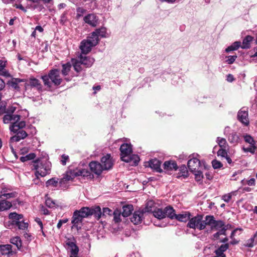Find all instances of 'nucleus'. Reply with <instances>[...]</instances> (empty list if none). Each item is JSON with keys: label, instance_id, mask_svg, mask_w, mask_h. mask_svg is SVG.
<instances>
[{"label": "nucleus", "instance_id": "f257e3e1", "mask_svg": "<svg viewBox=\"0 0 257 257\" xmlns=\"http://www.w3.org/2000/svg\"><path fill=\"white\" fill-rule=\"evenodd\" d=\"M17 107L11 105L8 106L5 111V114L3 117V122L5 123H11L10 130L11 132H16L20 128H23L26 125L25 121H20V115L13 114L16 110Z\"/></svg>", "mask_w": 257, "mask_h": 257}, {"label": "nucleus", "instance_id": "f03ea898", "mask_svg": "<svg viewBox=\"0 0 257 257\" xmlns=\"http://www.w3.org/2000/svg\"><path fill=\"white\" fill-rule=\"evenodd\" d=\"M31 168L35 170V175L37 177V180L38 177H45L49 174L51 168L50 162L46 160L37 159L32 162Z\"/></svg>", "mask_w": 257, "mask_h": 257}, {"label": "nucleus", "instance_id": "7ed1b4c3", "mask_svg": "<svg viewBox=\"0 0 257 257\" xmlns=\"http://www.w3.org/2000/svg\"><path fill=\"white\" fill-rule=\"evenodd\" d=\"M44 85L47 88H50L53 85L58 86L62 82V78L60 75V72L58 69L51 70L48 75L41 77Z\"/></svg>", "mask_w": 257, "mask_h": 257}, {"label": "nucleus", "instance_id": "20e7f679", "mask_svg": "<svg viewBox=\"0 0 257 257\" xmlns=\"http://www.w3.org/2000/svg\"><path fill=\"white\" fill-rule=\"evenodd\" d=\"M89 173L85 169L74 170L67 171L63 177L60 180L61 185L66 184L67 182L72 181L75 177L79 176H88Z\"/></svg>", "mask_w": 257, "mask_h": 257}, {"label": "nucleus", "instance_id": "39448f33", "mask_svg": "<svg viewBox=\"0 0 257 257\" xmlns=\"http://www.w3.org/2000/svg\"><path fill=\"white\" fill-rule=\"evenodd\" d=\"M9 217L12 220V224L18 226L19 229L25 230L28 228V223L25 221L22 214L12 212Z\"/></svg>", "mask_w": 257, "mask_h": 257}, {"label": "nucleus", "instance_id": "423d86ee", "mask_svg": "<svg viewBox=\"0 0 257 257\" xmlns=\"http://www.w3.org/2000/svg\"><path fill=\"white\" fill-rule=\"evenodd\" d=\"M98 43L96 38L90 35L87 39L83 40L81 42L79 48L83 54H87L90 52L92 48L95 46Z\"/></svg>", "mask_w": 257, "mask_h": 257}, {"label": "nucleus", "instance_id": "0eeeda50", "mask_svg": "<svg viewBox=\"0 0 257 257\" xmlns=\"http://www.w3.org/2000/svg\"><path fill=\"white\" fill-rule=\"evenodd\" d=\"M203 216L197 215L190 218L187 226L192 229H198L199 230L204 229V225L203 224Z\"/></svg>", "mask_w": 257, "mask_h": 257}, {"label": "nucleus", "instance_id": "6e6552de", "mask_svg": "<svg viewBox=\"0 0 257 257\" xmlns=\"http://www.w3.org/2000/svg\"><path fill=\"white\" fill-rule=\"evenodd\" d=\"M142 211L144 213L152 212L155 217L160 218L161 209L158 208L155 202L152 200L148 201L146 207Z\"/></svg>", "mask_w": 257, "mask_h": 257}, {"label": "nucleus", "instance_id": "1a4fd4ad", "mask_svg": "<svg viewBox=\"0 0 257 257\" xmlns=\"http://www.w3.org/2000/svg\"><path fill=\"white\" fill-rule=\"evenodd\" d=\"M119 150L122 161H129L130 160L127 157L131 156L133 151L132 145L128 143H123L120 146Z\"/></svg>", "mask_w": 257, "mask_h": 257}, {"label": "nucleus", "instance_id": "9d476101", "mask_svg": "<svg viewBox=\"0 0 257 257\" xmlns=\"http://www.w3.org/2000/svg\"><path fill=\"white\" fill-rule=\"evenodd\" d=\"M20 128L19 130L15 132V133H17V134L11 137L9 141V146L11 149V150L13 154H15V152L13 148V143L15 142H19L20 140L25 138L27 136V133ZM14 133V132H13Z\"/></svg>", "mask_w": 257, "mask_h": 257}, {"label": "nucleus", "instance_id": "9b49d317", "mask_svg": "<svg viewBox=\"0 0 257 257\" xmlns=\"http://www.w3.org/2000/svg\"><path fill=\"white\" fill-rule=\"evenodd\" d=\"M83 218L80 215L78 212L75 211L72 217L71 223L73 224L72 228H75L78 231L81 229Z\"/></svg>", "mask_w": 257, "mask_h": 257}, {"label": "nucleus", "instance_id": "f8f14e48", "mask_svg": "<svg viewBox=\"0 0 257 257\" xmlns=\"http://www.w3.org/2000/svg\"><path fill=\"white\" fill-rule=\"evenodd\" d=\"M102 166L104 170H107L112 168L113 165V161L110 154H106L101 159Z\"/></svg>", "mask_w": 257, "mask_h": 257}, {"label": "nucleus", "instance_id": "ddd939ff", "mask_svg": "<svg viewBox=\"0 0 257 257\" xmlns=\"http://www.w3.org/2000/svg\"><path fill=\"white\" fill-rule=\"evenodd\" d=\"M175 210L170 205L167 206L163 210L162 209V220L168 217L171 219H174L175 216Z\"/></svg>", "mask_w": 257, "mask_h": 257}, {"label": "nucleus", "instance_id": "4468645a", "mask_svg": "<svg viewBox=\"0 0 257 257\" xmlns=\"http://www.w3.org/2000/svg\"><path fill=\"white\" fill-rule=\"evenodd\" d=\"M238 120L243 123L244 125L247 126L249 121L248 118V111L247 109L245 110L244 108L239 110L237 114Z\"/></svg>", "mask_w": 257, "mask_h": 257}, {"label": "nucleus", "instance_id": "2eb2a0df", "mask_svg": "<svg viewBox=\"0 0 257 257\" xmlns=\"http://www.w3.org/2000/svg\"><path fill=\"white\" fill-rule=\"evenodd\" d=\"M200 161L199 159L193 158L188 161L187 165L190 172H196L200 167Z\"/></svg>", "mask_w": 257, "mask_h": 257}, {"label": "nucleus", "instance_id": "dca6fc26", "mask_svg": "<svg viewBox=\"0 0 257 257\" xmlns=\"http://www.w3.org/2000/svg\"><path fill=\"white\" fill-rule=\"evenodd\" d=\"M89 165L91 171L97 175L101 174L102 171L104 170V169L102 166V165L96 161L91 162Z\"/></svg>", "mask_w": 257, "mask_h": 257}, {"label": "nucleus", "instance_id": "f3484780", "mask_svg": "<svg viewBox=\"0 0 257 257\" xmlns=\"http://www.w3.org/2000/svg\"><path fill=\"white\" fill-rule=\"evenodd\" d=\"M84 21L92 27H95L98 24V17L93 14H90L85 16Z\"/></svg>", "mask_w": 257, "mask_h": 257}, {"label": "nucleus", "instance_id": "a211bd4d", "mask_svg": "<svg viewBox=\"0 0 257 257\" xmlns=\"http://www.w3.org/2000/svg\"><path fill=\"white\" fill-rule=\"evenodd\" d=\"M90 35L92 37H95L98 43L99 37L106 38L108 36V34L107 33L106 29L104 27H102L100 29H96L95 31L93 32Z\"/></svg>", "mask_w": 257, "mask_h": 257}, {"label": "nucleus", "instance_id": "6ab92c4d", "mask_svg": "<svg viewBox=\"0 0 257 257\" xmlns=\"http://www.w3.org/2000/svg\"><path fill=\"white\" fill-rule=\"evenodd\" d=\"M163 168L167 173L173 170L176 171L178 169L176 162L173 160L165 161L163 164Z\"/></svg>", "mask_w": 257, "mask_h": 257}, {"label": "nucleus", "instance_id": "aec40b11", "mask_svg": "<svg viewBox=\"0 0 257 257\" xmlns=\"http://www.w3.org/2000/svg\"><path fill=\"white\" fill-rule=\"evenodd\" d=\"M144 212L141 210L136 211L131 218V221L134 224H139L141 223L144 215Z\"/></svg>", "mask_w": 257, "mask_h": 257}, {"label": "nucleus", "instance_id": "412c9836", "mask_svg": "<svg viewBox=\"0 0 257 257\" xmlns=\"http://www.w3.org/2000/svg\"><path fill=\"white\" fill-rule=\"evenodd\" d=\"M81 61V64L85 67H91L94 62V59L90 57L83 56L81 54L78 58Z\"/></svg>", "mask_w": 257, "mask_h": 257}, {"label": "nucleus", "instance_id": "4be33fe9", "mask_svg": "<svg viewBox=\"0 0 257 257\" xmlns=\"http://www.w3.org/2000/svg\"><path fill=\"white\" fill-rule=\"evenodd\" d=\"M240 134L236 132H232L228 136V140L230 144L236 145L240 142Z\"/></svg>", "mask_w": 257, "mask_h": 257}, {"label": "nucleus", "instance_id": "5701e85b", "mask_svg": "<svg viewBox=\"0 0 257 257\" xmlns=\"http://www.w3.org/2000/svg\"><path fill=\"white\" fill-rule=\"evenodd\" d=\"M148 164V165H146V166L150 167L157 172H161V162L159 160L156 159H152Z\"/></svg>", "mask_w": 257, "mask_h": 257}, {"label": "nucleus", "instance_id": "b1692460", "mask_svg": "<svg viewBox=\"0 0 257 257\" xmlns=\"http://www.w3.org/2000/svg\"><path fill=\"white\" fill-rule=\"evenodd\" d=\"M23 82H24L23 79L13 78L10 81L9 85L15 90L20 91L22 85L20 83Z\"/></svg>", "mask_w": 257, "mask_h": 257}, {"label": "nucleus", "instance_id": "393cba45", "mask_svg": "<svg viewBox=\"0 0 257 257\" xmlns=\"http://www.w3.org/2000/svg\"><path fill=\"white\" fill-rule=\"evenodd\" d=\"M191 214L189 212H185L182 214H175V216L174 219L178 220L180 222H186L187 221H189L190 218Z\"/></svg>", "mask_w": 257, "mask_h": 257}, {"label": "nucleus", "instance_id": "a878e982", "mask_svg": "<svg viewBox=\"0 0 257 257\" xmlns=\"http://www.w3.org/2000/svg\"><path fill=\"white\" fill-rule=\"evenodd\" d=\"M253 37L250 35H247L242 40V45L240 47L243 49H249L251 47L250 43L252 42Z\"/></svg>", "mask_w": 257, "mask_h": 257}, {"label": "nucleus", "instance_id": "bb28decb", "mask_svg": "<svg viewBox=\"0 0 257 257\" xmlns=\"http://www.w3.org/2000/svg\"><path fill=\"white\" fill-rule=\"evenodd\" d=\"M2 195H0V198L2 199H7L17 197V194L16 192H8L6 189H3L2 190Z\"/></svg>", "mask_w": 257, "mask_h": 257}, {"label": "nucleus", "instance_id": "cd10ccee", "mask_svg": "<svg viewBox=\"0 0 257 257\" xmlns=\"http://www.w3.org/2000/svg\"><path fill=\"white\" fill-rule=\"evenodd\" d=\"M229 248V244L228 243L221 245L215 251V253L217 255H220L222 257H226L224 252Z\"/></svg>", "mask_w": 257, "mask_h": 257}, {"label": "nucleus", "instance_id": "c85d7f7f", "mask_svg": "<svg viewBox=\"0 0 257 257\" xmlns=\"http://www.w3.org/2000/svg\"><path fill=\"white\" fill-rule=\"evenodd\" d=\"M12 247L11 244L0 245V251L3 255H9L12 253Z\"/></svg>", "mask_w": 257, "mask_h": 257}, {"label": "nucleus", "instance_id": "c756f323", "mask_svg": "<svg viewBox=\"0 0 257 257\" xmlns=\"http://www.w3.org/2000/svg\"><path fill=\"white\" fill-rule=\"evenodd\" d=\"M66 244L71 249V255H77L79 249L76 244L73 241H68L66 242Z\"/></svg>", "mask_w": 257, "mask_h": 257}, {"label": "nucleus", "instance_id": "7c9ffc66", "mask_svg": "<svg viewBox=\"0 0 257 257\" xmlns=\"http://www.w3.org/2000/svg\"><path fill=\"white\" fill-rule=\"evenodd\" d=\"M179 168V172L177 178H179L183 177L184 178H187L189 176L187 168L184 165H181Z\"/></svg>", "mask_w": 257, "mask_h": 257}, {"label": "nucleus", "instance_id": "2f4dec72", "mask_svg": "<svg viewBox=\"0 0 257 257\" xmlns=\"http://www.w3.org/2000/svg\"><path fill=\"white\" fill-rule=\"evenodd\" d=\"M133 210V206L132 205H127L123 206L122 211L121 213V215L123 217L128 216Z\"/></svg>", "mask_w": 257, "mask_h": 257}, {"label": "nucleus", "instance_id": "473e14b6", "mask_svg": "<svg viewBox=\"0 0 257 257\" xmlns=\"http://www.w3.org/2000/svg\"><path fill=\"white\" fill-rule=\"evenodd\" d=\"M12 206V203L6 200V199H2L0 201V211H3L10 209Z\"/></svg>", "mask_w": 257, "mask_h": 257}, {"label": "nucleus", "instance_id": "72a5a7b5", "mask_svg": "<svg viewBox=\"0 0 257 257\" xmlns=\"http://www.w3.org/2000/svg\"><path fill=\"white\" fill-rule=\"evenodd\" d=\"M91 215H94L97 220L99 219L102 215L101 208L99 206H96L91 208Z\"/></svg>", "mask_w": 257, "mask_h": 257}, {"label": "nucleus", "instance_id": "f704fd0d", "mask_svg": "<svg viewBox=\"0 0 257 257\" xmlns=\"http://www.w3.org/2000/svg\"><path fill=\"white\" fill-rule=\"evenodd\" d=\"M215 220V218L213 215H206L205 217V220H203L204 229L207 225H209L211 227Z\"/></svg>", "mask_w": 257, "mask_h": 257}, {"label": "nucleus", "instance_id": "c9c22d12", "mask_svg": "<svg viewBox=\"0 0 257 257\" xmlns=\"http://www.w3.org/2000/svg\"><path fill=\"white\" fill-rule=\"evenodd\" d=\"M127 159L130 160L129 161H125L127 163H130L132 166H137L138 165L139 161L140 158L137 155H132L130 157H127Z\"/></svg>", "mask_w": 257, "mask_h": 257}, {"label": "nucleus", "instance_id": "e433bc0d", "mask_svg": "<svg viewBox=\"0 0 257 257\" xmlns=\"http://www.w3.org/2000/svg\"><path fill=\"white\" fill-rule=\"evenodd\" d=\"M76 211L83 218L91 215V208L88 207H83L80 210Z\"/></svg>", "mask_w": 257, "mask_h": 257}, {"label": "nucleus", "instance_id": "4c0bfd02", "mask_svg": "<svg viewBox=\"0 0 257 257\" xmlns=\"http://www.w3.org/2000/svg\"><path fill=\"white\" fill-rule=\"evenodd\" d=\"M224 224H225L224 222L221 220H215L210 228L212 230H218L220 228H221L222 227L224 226Z\"/></svg>", "mask_w": 257, "mask_h": 257}, {"label": "nucleus", "instance_id": "58836bf2", "mask_svg": "<svg viewBox=\"0 0 257 257\" xmlns=\"http://www.w3.org/2000/svg\"><path fill=\"white\" fill-rule=\"evenodd\" d=\"M227 229V226L224 224V226L220 228L218 231L213 234V237L215 239H218L221 235H226V230Z\"/></svg>", "mask_w": 257, "mask_h": 257}, {"label": "nucleus", "instance_id": "ea45409f", "mask_svg": "<svg viewBox=\"0 0 257 257\" xmlns=\"http://www.w3.org/2000/svg\"><path fill=\"white\" fill-rule=\"evenodd\" d=\"M241 42L239 41H235L231 45L228 46L225 49V52L228 53L232 51L237 50L239 47H240Z\"/></svg>", "mask_w": 257, "mask_h": 257}, {"label": "nucleus", "instance_id": "a19ab883", "mask_svg": "<svg viewBox=\"0 0 257 257\" xmlns=\"http://www.w3.org/2000/svg\"><path fill=\"white\" fill-rule=\"evenodd\" d=\"M11 242L15 244L19 249L22 246V241L20 237L16 236L11 239Z\"/></svg>", "mask_w": 257, "mask_h": 257}, {"label": "nucleus", "instance_id": "79ce46f5", "mask_svg": "<svg viewBox=\"0 0 257 257\" xmlns=\"http://www.w3.org/2000/svg\"><path fill=\"white\" fill-rule=\"evenodd\" d=\"M30 84L31 86L36 87L39 90H41L42 89V85L39 80L36 78L31 79Z\"/></svg>", "mask_w": 257, "mask_h": 257}, {"label": "nucleus", "instance_id": "37998d69", "mask_svg": "<svg viewBox=\"0 0 257 257\" xmlns=\"http://www.w3.org/2000/svg\"><path fill=\"white\" fill-rule=\"evenodd\" d=\"M36 157V155L34 153H30L28 155H26L24 156H22L20 157V160L22 162H25L29 160H31L34 159Z\"/></svg>", "mask_w": 257, "mask_h": 257}, {"label": "nucleus", "instance_id": "c03bdc74", "mask_svg": "<svg viewBox=\"0 0 257 257\" xmlns=\"http://www.w3.org/2000/svg\"><path fill=\"white\" fill-rule=\"evenodd\" d=\"M217 141L220 148L226 149L228 147L227 142L224 138L218 137Z\"/></svg>", "mask_w": 257, "mask_h": 257}, {"label": "nucleus", "instance_id": "a18cd8bd", "mask_svg": "<svg viewBox=\"0 0 257 257\" xmlns=\"http://www.w3.org/2000/svg\"><path fill=\"white\" fill-rule=\"evenodd\" d=\"M71 65L69 63L63 64L62 65V73L63 75H67L70 70Z\"/></svg>", "mask_w": 257, "mask_h": 257}, {"label": "nucleus", "instance_id": "49530a36", "mask_svg": "<svg viewBox=\"0 0 257 257\" xmlns=\"http://www.w3.org/2000/svg\"><path fill=\"white\" fill-rule=\"evenodd\" d=\"M244 141L249 144V145H255V142L253 138L249 135H244L243 136Z\"/></svg>", "mask_w": 257, "mask_h": 257}, {"label": "nucleus", "instance_id": "de8ad7c7", "mask_svg": "<svg viewBox=\"0 0 257 257\" xmlns=\"http://www.w3.org/2000/svg\"><path fill=\"white\" fill-rule=\"evenodd\" d=\"M257 236V231L255 232V233L253 235V236L251 237L250 239H248L245 244V246L251 247H253L255 243H254V238Z\"/></svg>", "mask_w": 257, "mask_h": 257}, {"label": "nucleus", "instance_id": "09e8293b", "mask_svg": "<svg viewBox=\"0 0 257 257\" xmlns=\"http://www.w3.org/2000/svg\"><path fill=\"white\" fill-rule=\"evenodd\" d=\"M195 175V179L197 182L202 181L203 178V175L202 172L198 170L196 172H192Z\"/></svg>", "mask_w": 257, "mask_h": 257}, {"label": "nucleus", "instance_id": "8fccbe9b", "mask_svg": "<svg viewBox=\"0 0 257 257\" xmlns=\"http://www.w3.org/2000/svg\"><path fill=\"white\" fill-rule=\"evenodd\" d=\"M242 149L244 152H250L251 154H254L257 149V147L255 146V145H249L248 147H243Z\"/></svg>", "mask_w": 257, "mask_h": 257}, {"label": "nucleus", "instance_id": "3c124183", "mask_svg": "<svg viewBox=\"0 0 257 257\" xmlns=\"http://www.w3.org/2000/svg\"><path fill=\"white\" fill-rule=\"evenodd\" d=\"M73 64L74 68L76 72H78L82 70L81 66L82 65V64H81L80 59H78V60H75L73 62Z\"/></svg>", "mask_w": 257, "mask_h": 257}, {"label": "nucleus", "instance_id": "603ef678", "mask_svg": "<svg viewBox=\"0 0 257 257\" xmlns=\"http://www.w3.org/2000/svg\"><path fill=\"white\" fill-rule=\"evenodd\" d=\"M211 164L213 168L214 169H220L223 166V165L221 163V162L216 159L212 160Z\"/></svg>", "mask_w": 257, "mask_h": 257}, {"label": "nucleus", "instance_id": "864d4df0", "mask_svg": "<svg viewBox=\"0 0 257 257\" xmlns=\"http://www.w3.org/2000/svg\"><path fill=\"white\" fill-rule=\"evenodd\" d=\"M58 184V180H56L55 178H52L48 180L46 183V186L49 187V186H52V187H56Z\"/></svg>", "mask_w": 257, "mask_h": 257}, {"label": "nucleus", "instance_id": "5fc2aeb1", "mask_svg": "<svg viewBox=\"0 0 257 257\" xmlns=\"http://www.w3.org/2000/svg\"><path fill=\"white\" fill-rule=\"evenodd\" d=\"M60 23L65 25L68 22L67 12H64L61 16L60 19Z\"/></svg>", "mask_w": 257, "mask_h": 257}, {"label": "nucleus", "instance_id": "6e6d98bb", "mask_svg": "<svg viewBox=\"0 0 257 257\" xmlns=\"http://www.w3.org/2000/svg\"><path fill=\"white\" fill-rule=\"evenodd\" d=\"M86 10L81 7H79L76 9V17L79 19L86 13Z\"/></svg>", "mask_w": 257, "mask_h": 257}, {"label": "nucleus", "instance_id": "4d7b16f0", "mask_svg": "<svg viewBox=\"0 0 257 257\" xmlns=\"http://www.w3.org/2000/svg\"><path fill=\"white\" fill-rule=\"evenodd\" d=\"M121 214L120 212H118V211H115L114 212H113V219H114V221L115 222H119L121 220V219H120V217H121Z\"/></svg>", "mask_w": 257, "mask_h": 257}, {"label": "nucleus", "instance_id": "13d9d810", "mask_svg": "<svg viewBox=\"0 0 257 257\" xmlns=\"http://www.w3.org/2000/svg\"><path fill=\"white\" fill-rule=\"evenodd\" d=\"M46 205L49 208H54L55 206V202L51 198H48L46 200Z\"/></svg>", "mask_w": 257, "mask_h": 257}, {"label": "nucleus", "instance_id": "bf43d9fd", "mask_svg": "<svg viewBox=\"0 0 257 257\" xmlns=\"http://www.w3.org/2000/svg\"><path fill=\"white\" fill-rule=\"evenodd\" d=\"M217 155L225 158L228 155V154L225 149L221 148L218 151Z\"/></svg>", "mask_w": 257, "mask_h": 257}, {"label": "nucleus", "instance_id": "052dcab7", "mask_svg": "<svg viewBox=\"0 0 257 257\" xmlns=\"http://www.w3.org/2000/svg\"><path fill=\"white\" fill-rule=\"evenodd\" d=\"M237 57L236 55L229 56L227 57L228 59L226 60V62L228 64H232L234 62Z\"/></svg>", "mask_w": 257, "mask_h": 257}, {"label": "nucleus", "instance_id": "680f3d73", "mask_svg": "<svg viewBox=\"0 0 257 257\" xmlns=\"http://www.w3.org/2000/svg\"><path fill=\"white\" fill-rule=\"evenodd\" d=\"M232 193H233L231 192L223 195L222 197V200H223L226 202H229L231 199Z\"/></svg>", "mask_w": 257, "mask_h": 257}, {"label": "nucleus", "instance_id": "e2e57ef3", "mask_svg": "<svg viewBox=\"0 0 257 257\" xmlns=\"http://www.w3.org/2000/svg\"><path fill=\"white\" fill-rule=\"evenodd\" d=\"M68 160H69V156L68 155L63 154L61 156V162L63 165H65L66 164V162L68 161Z\"/></svg>", "mask_w": 257, "mask_h": 257}, {"label": "nucleus", "instance_id": "0e129e2a", "mask_svg": "<svg viewBox=\"0 0 257 257\" xmlns=\"http://www.w3.org/2000/svg\"><path fill=\"white\" fill-rule=\"evenodd\" d=\"M68 219H67V218L63 219H60L59 221V222H58V224L57 225V228L60 229L61 227L62 224H64V223H66V222H68Z\"/></svg>", "mask_w": 257, "mask_h": 257}, {"label": "nucleus", "instance_id": "69168bd1", "mask_svg": "<svg viewBox=\"0 0 257 257\" xmlns=\"http://www.w3.org/2000/svg\"><path fill=\"white\" fill-rule=\"evenodd\" d=\"M245 184L250 186H254L255 184V180L254 178H251L249 180L246 181Z\"/></svg>", "mask_w": 257, "mask_h": 257}, {"label": "nucleus", "instance_id": "338daca9", "mask_svg": "<svg viewBox=\"0 0 257 257\" xmlns=\"http://www.w3.org/2000/svg\"><path fill=\"white\" fill-rule=\"evenodd\" d=\"M111 212V210L109 209L108 208H103V213H102V215H105L106 214H110V213Z\"/></svg>", "mask_w": 257, "mask_h": 257}, {"label": "nucleus", "instance_id": "774afa93", "mask_svg": "<svg viewBox=\"0 0 257 257\" xmlns=\"http://www.w3.org/2000/svg\"><path fill=\"white\" fill-rule=\"evenodd\" d=\"M35 221H36V222L40 226V227L41 228V229L42 230V232L43 234L45 235L44 232L43 231V223H42V222L41 220V219L40 218H36L35 219Z\"/></svg>", "mask_w": 257, "mask_h": 257}]
</instances>
